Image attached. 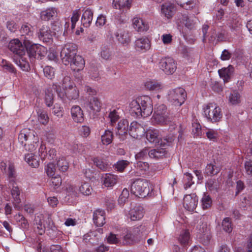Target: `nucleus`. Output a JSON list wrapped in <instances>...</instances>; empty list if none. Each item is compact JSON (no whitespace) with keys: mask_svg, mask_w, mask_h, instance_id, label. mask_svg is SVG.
I'll return each mask as SVG.
<instances>
[{"mask_svg":"<svg viewBox=\"0 0 252 252\" xmlns=\"http://www.w3.org/2000/svg\"><path fill=\"white\" fill-rule=\"evenodd\" d=\"M152 100L147 95L138 97L129 104L130 112L136 117H147L153 112Z\"/></svg>","mask_w":252,"mask_h":252,"instance_id":"nucleus-1","label":"nucleus"},{"mask_svg":"<svg viewBox=\"0 0 252 252\" xmlns=\"http://www.w3.org/2000/svg\"><path fill=\"white\" fill-rule=\"evenodd\" d=\"M36 133L28 128L22 129L18 135L19 142L24 146L26 151L32 152L37 147L39 138Z\"/></svg>","mask_w":252,"mask_h":252,"instance_id":"nucleus-2","label":"nucleus"},{"mask_svg":"<svg viewBox=\"0 0 252 252\" xmlns=\"http://www.w3.org/2000/svg\"><path fill=\"white\" fill-rule=\"evenodd\" d=\"M152 118L153 122L155 124L161 126H173V117L164 104L157 107Z\"/></svg>","mask_w":252,"mask_h":252,"instance_id":"nucleus-3","label":"nucleus"},{"mask_svg":"<svg viewBox=\"0 0 252 252\" xmlns=\"http://www.w3.org/2000/svg\"><path fill=\"white\" fill-rule=\"evenodd\" d=\"M54 225L55 223L49 215L39 214L35 217L34 228L40 235H42L46 230H48Z\"/></svg>","mask_w":252,"mask_h":252,"instance_id":"nucleus-4","label":"nucleus"},{"mask_svg":"<svg viewBox=\"0 0 252 252\" xmlns=\"http://www.w3.org/2000/svg\"><path fill=\"white\" fill-rule=\"evenodd\" d=\"M203 109L205 117L212 123L220 122L222 117L221 108L215 104L208 103Z\"/></svg>","mask_w":252,"mask_h":252,"instance_id":"nucleus-5","label":"nucleus"},{"mask_svg":"<svg viewBox=\"0 0 252 252\" xmlns=\"http://www.w3.org/2000/svg\"><path fill=\"white\" fill-rule=\"evenodd\" d=\"M131 190L136 196L144 197L150 191V183L146 180L138 179L132 184Z\"/></svg>","mask_w":252,"mask_h":252,"instance_id":"nucleus-6","label":"nucleus"},{"mask_svg":"<svg viewBox=\"0 0 252 252\" xmlns=\"http://www.w3.org/2000/svg\"><path fill=\"white\" fill-rule=\"evenodd\" d=\"M166 97L168 101L172 105L180 106L185 101L186 94L184 89L177 88L169 91Z\"/></svg>","mask_w":252,"mask_h":252,"instance_id":"nucleus-7","label":"nucleus"},{"mask_svg":"<svg viewBox=\"0 0 252 252\" xmlns=\"http://www.w3.org/2000/svg\"><path fill=\"white\" fill-rule=\"evenodd\" d=\"M77 56L76 46L72 43L65 44L61 52L62 63L65 65H69L71 61Z\"/></svg>","mask_w":252,"mask_h":252,"instance_id":"nucleus-8","label":"nucleus"},{"mask_svg":"<svg viewBox=\"0 0 252 252\" xmlns=\"http://www.w3.org/2000/svg\"><path fill=\"white\" fill-rule=\"evenodd\" d=\"M158 67L165 74H173L177 69V63L171 57H163L159 63Z\"/></svg>","mask_w":252,"mask_h":252,"instance_id":"nucleus-9","label":"nucleus"},{"mask_svg":"<svg viewBox=\"0 0 252 252\" xmlns=\"http://www.w3.org/2000/svg\"><path fill=\"white\" fill-rule=\"evenodd\" d=\"M53 89L56 91L59 96L62 98L66 96L69 99H76L79 97V91L75 86L62 91L60 87H58L57 85H54Z\"/></svg>","mask_w":252,"mask_h":252,"instance_id":"nucleus-10","label":"nucleus"},{"mask_svg":"<svg viewBox=\"0 0 252 252\" xmlns=\"http://www.w3.org/2000/svg\"><path fill=\"white\" fill-rule=\"evenodd\" d=\"M8 186V188L10 189V193L13 199V204L16 207L21 202L20 197L21 189L13 178H11L9 180Z\"/></svg>","mask_w":252,"mask_h":252,"instance_id":"nucleus-11","label":"nucleus"},{"mask_svg":"<svg viewBox=\"0 0 252 252\" xmlns=\"http://www.w3.org/2000/svg\"><path fill=\"white\" fill-rule=\"evenodd\" d=\"M38 156L42 160L48 159L51 160L56 156V151L54 149H51L47 151L45 144L42 142L38 150Z\"/></svg>","mask_w":252,"mask_h":252,"instance_id":"nucleus-12","label":"nucleus"},{"mask_svg":"<svg viewBox=\"0 0 252 252\" xmlns=\"http://www.w3.org/2000/svg\"><path fill=\"white\" fill-rule=\"evenodd\" d=\"M198 198L194 194L186 195L183 199V206L189 211H193L196 207Z\"/></svg>","mask_w":252,"mask_h":252,"instance_id":"nucleus-13","label":"nucleus"},{"mask_svg":"<svg viewBox=\"0 0 252 252\" xmlns=\"http://www.w3.org/2000/svg\"><path fill=\"white\" fill-rule=\"evenodd\" d=\"M116 134L119 138L124 140L127 135L129 131L128 122L126 120L122 119L120 120L116 128Z\"/></svg>","mask_w":252,"mask_h":252,"instance_id":"nucleus-14","label":"nucleus"},{"mask_svg":"<svg viewBox=\"0 0 252 252\" xmlns=\"http://www.w3.org/2000/svg\"><path fill=\"white\" fill-rule=\"evenodd\" d=\"M8 48L13 53L19 56H22L26 53L25 47L18 39L11 40L9 43Z\"/></svg>","mask_w":252,"mask_h":252,"instance_id":"nucleus-15","label":"nucleus"},{"mask_svg":"<svg viewBox=\"0 0 252 252\" xmlns=\"http://www.w3.org/2000/svg\"><path fill=\"white\" fill-rule=\"evenodd\" d=\"M134 48L137 52L145 53L151 48V41L146 37L138 38L134 42Z\"/></svg>","mask_w":252,"mask_h":252,"instance_id":"nucleus-16","label":"nucleus"},{"mask_svg":"<svg viewBox=\"0 0 252 252\" xmlns=\"http://www.w3.org/2000/svg\"><path fill=\"white\" fill-rule=\"evenodd\" d=\"M145 129L140 124L132 122L130 125L128 133L132 137L138 138L145 134Z\"/></svg>","mask_w":252,"mask_h":252,"instance_id":"nucleus-17","label":"nucleus"},{"mask_svg":"<svg viewBox=\"0 0 252 252\" xmlns=\"http://www.w3.org/2000/svg\"><path fill=\"white\" fill-rule=\"evenodd\" d=\"M0 169L3 173L7 174L9 178H15L16 174L15 167L11 161L6 160L0 162Z\"/></svg>","mask_w":252,"mask_h":252,"instance_id":"nucleus-18","label":"nucleus"},{"mask_svg":"<svg viewBox=\"0 0 252 252\" xmlns=\"http://www.w3.org/2000/svg\"><path fill=\"white\" fill-rule=\"evenodd\" d=\"M175 12L174 5L170 2H165L161 5V15L167 19H171Z\"/></svg>","mask_w":252,"mask_h":252,"instance_id":"nucleus-19","label":"nucleus"},{"mask_svg":"<svg viewBox=\"0 0 252 252\" xmlns=\"http://www.w3.org/2000/svg\"><path fill=\"white\" fill-rule=\"evenodd\" d=\"M118 179L119 178L117 176L106 173L102 175L101 181L104 187L112 188L117 184Z\"/></svg>","mask_w":252,"mask_h":252,"instance_id":"nucleus-20","label":"nucleus"},{"mask_svg":"<svg viewBox=\"0 0 252 252\" xmlns=\"http://www.w3.org/2000/svg\"><path fill=\"white\" fill-rule=\"evenodd\" d=\"M146 138L147 140L156 146H159L161 137L158 130L156 129H150L146 132Z\"/></svg>","mask_w":252,"mask_h":252,"instance_id":"nucleus-21","label":"nucleus"},{"mask_svg":"<svg viewBox=\"0 0 252 252\" xmlns=\"http://www.w3.org/2000/svg\"><path fill=\"white\" fill-rule=\"evenodd\" d=\"M132 22L133 28L138 32H146L149 28L148 23L140 17L133 18Z\"/></svg>","mask_w":252,"mask_h":252,"instance_id":"nucleus-22","label":"nucleus"},{"mask_svg":"<svg viewBox=\"0 0 252 252\" xmlns=\"http://www.w3.org/2000/svg\"><path fill=\"white\" fill-rule=\"evenodd\" d=\"M227 25L232 31H238L242 26L241 18L236 14H231L227 20Z\"/></svg>","mask_w":252,"mask_h":252,"instance_id":"nucleus-23","label":"nucleus"},{"mask_svg":"<svg viewBox=\"0 0 252 252\" xmlns=\"http://www.w3.org/2000/svg\"><path fill=\"white\" fill-rule=\"evenodd\" d=\"M39 38L44 42L49 43L52 41V34L49 27L43 26L38 32Z\"/></svg>","mask_w":252,"mask_h":252,"instance_id":"nucleus-24","label":"nucleus"},{"mask_svg":"<svg viewBox=\"0 0 252 252\" xmlns=\"http://www.w3.org/2000/svg\"><path fill=\"white\" fill-rule=\"evenodd\" d=\"M123 241L126 244L133 245L138 243L137 239L133 231V228H129L124 230Z\"/></svg>","mask_w":252,"mask_h":252,"instance_id":"nucleus-25","label":"nucleus"},{"mask_svg":"<svg viewBox=\"0 0 252 252\" xmlns=\"http://www.w3.org/2000/svg\"><path fill=\"white\" fill-rule=\"evenodd\" d=\"M57 14V9L55 7H50L42 10L40 12V18L42 20L48 21L56 17Z\"/></svg>","mask_w":252,"mask_h":252,"instance_id":"nucleus-26","label":"nucleus"},{"mask_svg":"<svg viewBox=\"0 0 252 252\" xmlns=\"http://www.w3.org/2000/svg\"><path fill=\"white\" fill-rule=\"evenodd\" d=\"M69 64L73 71H79L84 68L85 66V61L81 56L77 55L71 61Z\"/></svg>","mask_w":252,"mask_h":252,"instance_id":"nucleus-27","label":"nucleus"},{"mask_svg":"<svg viewBox=\"0 0 252 252\" xmlns=\"http://www.w3.org/2000/svg\"><path fill=\"white\" fill-rule=\"evenodd\" d=\"M71 115L73 120L76 123H82L84 121V113L81 107L74 105L71 108Z\"/></svg>","mask_w":252,"mask_h":252,"instance_id":"nucleus-28","label":"nucleus"},{"mask_svg":"<svg viewBox=\"0 0 252 252\" xmlns=\"http://www.w3.org/2000/svg\"><path fill=\"white\" fill-rule=\"evenodd\" d=\"M105 211L103 210L97 209L94 212L93 220L96 226H101L105 223Z\"/></svg>","mask_w":252,"mask_h":252,"instance_id":"nucleus-29","label":"nucleus"},{"mask_svg":"<svg viewBox=\"0 0 252 252\" xmlns=\"http://www.w3.org/2000/svg\"><path fill=\"white\" fill-rule=\"evenodd\" d=\"M144 214V210L142 207H136L129 211L128 218L132 221L138 220L143 217Z\"/></svg>","mask_w":252,"mask_h":252,"instance_id":"nucleus-30","label":"nucleus"},{"mask_svg":"<svg viewBox=\"0 0 252 252\" xmlns=\"http://www.w3.org/2000/svg\"><path fill=\"white\" fill-rule=\"evenodd\" d=\"M175 1L178 5L187 10L197 8L195 12L196 14L199 13L196 0H175Z\"/></svg>","mask_w":252,"mask_h":252,"instance_id":"nucleus-31","label":"nucleus"},{"mask_svg":"<svg viewBox=\"0 0 252 252\" xmlns=\"http://www.w3.org/2000/svg\"><path fill=\"white\" fill-rule=\"evenodd\" d=\"M116 36L119 42L123 45H127L130 42V33L127 31H119Z\"/></svg>","mask_w":252,"mask_h":252,"instance_id":"nucleus-32","label":"nucleus"},{"mask_svg":"<svg viewBox=\"0 0 252 252\" xmlns=\"http://www.w3.org/2000/svg\"><path fill=\"white\" fill-rule=\"evenodd\" d=\"M132 228L133 231L135 233L138 242L142 239H144L148 233V230L145 225H141Z\"/></svg>","mask_w":252,"mask_h":252,"instance_id":"nucleus-33","label":"nucleus"},{"mask_svg":"<svg viewBox=\"0 0 252 252\" xmlns=\"http://www.w3.org/2000/svg\"><path fill=\"white\" fill-rule=\"evenodd\" d=\"M93 17V12L89 8L84 9L81 17V23L84 27H89L92 21Z\"/></svg>","mask_w":252,"mask_h":252,"instance_id":"nucleus-34","label":"nucleus"},{"mask_svg":"<svg viewBox=\"0 0 252 252\" xmlns=\"http://www.w3.org/2000/svg\"><path fill=\"white\" fill-rule=\"evenodd\" d=\"M113 7L122 11L129 9L131 6V0H113Z\"/></svg>","mask_w":252,"mask_h":252,"instance_id":"nucleus-35","label":"nucleus"},{"mask_svg":"<svg viewBox=\"0 0 252 252\" xmlns=\"http://www.w3.org/2000/svg\"><path fill=\"white\" fill-rule=\"evenodd\" d=\"M145 89L149 91H159L163 89V85L155 80L149 79L144 83Z\"/></svg>","mask_w":252,"mask_h":252,"instance_id":"nucleus-36","label":"nucleus"},{"mask_svg":"<svg viewBox=\"0 0 252 252\" xmlns=\"http://www.w3.org/2000/svg\"><path fill=\"white\" fill-rule=\"evenodd\" d=\"M87 107L91 112L96 113L100 111L101 104L98 98L93 97L90 99Z\"/></svg>","mask_w":252,"mask_h":252,"instance_id":"nucleus-37","label":"nucleus"},{"mask_svg":"<svg viewBox=\"0 0 252 252\" xmlns=\"http://www.w3.org/2000/svg\"><path fill=\"white\" fill-rule=\"evenodd\" d=\"M219 74L224 82L228 81L233 72V67L230 65L227 67H223L219 70Z\"/></svg>","mask_w":252,"mask_h":252,"instance_id":"nucleus-38","label":"nucleus"},{"mask_svg":"<svg viewBox=\"0 0 252 252\" xmlns=\"http://www.w3.org/2000/svg\"><path fill=\"white\" fill-rule=\"evenodd\" d=\"M26 162L33 168H37L39 165V158L33 153H28L25 155Z\"/></svg>","mask_w":252,"mask_h":252,"instance_id":"nucleus-39","label":"nucleus"},{"mask_svg":"<svg viewBox=\"0 0 252 252\" xmlns=\"http://www.w3.org/2000/svg\"><path fill=\"white\" fill-rule=\"evenodd\" d=\"M228 100V104L230 105H239L242 101V97L238 92L235 91L230 93Z\"/></svg>","mask_w":252,"mask_h":252,"instance_id":"nucleus-40","label":"nucleus"},{"mask_svg":"<svg viewBox=\"0 0 252 252\" xmlns=\"http://www.w3.org/2000/svg\"><path fill=\"white\" fill-rule=\"evenodd\" d=\"M197 20L196 17H189L188 16L183 15L181 20V23L184 25L186 28L189 30L194 29Z\"/></svg>","mask_w":252,"mask_h":252,"instance_id":"nucleus-41","label":"nucleus"},{"mask_svg":"<svg viewBox=\"0 0 252 252\" xmlns=\"http://www.w3.org/2000/svg\"><path fill=\"white\" fill-rule=\"evenodd\" d=\"M113 138V131L106 129L101 136V142L104 145H108L112 142Z\"/></svg>","mask_w":252,"mask_h":252,"instance_id":"nucleus-42","label":"nucleus"},{"mask_svg":"<svg viewBox=\"0 0 252 252\" xmlns=\"http://www.w3.org/2000/svg\"><path fill=\"white\" fill-rule=\"evenodd\" d=\"M190 239V234L188 230H182L178 237V241L183 246L189 245Z\"/></svg>","mask_w":252,"mask_h":252,"instance_id":"nucleus-43","label":"nucleus"},{"mask_svg":"<svg viewBox=\"0 0 252 252\" xmlns=\"http://www.w3.org/2000/svg\"><path fill=\"white\" fill-rule=\"evenodd\" d=\"M78 190L82 195L89 196L91 194L93 188L89 183L82 182L79 187Z\"/></svg>","mask_w":252,"mask_h":252,"instance_id":"nucleus-44","label":"nucleus"},{"mask_svg":"<svg viewBox=\"0 0 252 252\" xmlns=\"http://www.w3.org/2000/svg\"><path fill=\"white\" fill-rule=\"evenodd\" d=\"M221 169L220 166H217L214 164H208L206 167L205 172L206 174L209 175H214L217 174Z\"/></svg>","mask_w":252,"mask_h":252,"instance_id":"nucleus-45","label":"nucleus"},{"mask_svg":"<svg viewBox=\"0 0 252 252\" xmlns=\"http://www.w3.org/2000/svg\"><path fill=\"white\" fill-rule=\"evenodd\" d=\"M38 121L42 125H46L48 122L49 118L47 112L43 110H39L37 111Z\"/></svg>","mask_w":252,"mask_h":252,"instance_id":"nucleus-46","label":"nucleus"},{"mask_svg":"<svg viewBox=\"0 0 252 252\" xmlns=\"http://www.w3.org/2000/svg\"><path fill=\"white\" fill-rule=\"evenodd\" d=\"M165 151L163 149L148 150V156L153 158H159L165 155Z\"/></svg>","mask_w":252,"mask_h":252,"instance_id":"nucleus-47","label":"nucleus"},{"mask_svg":"<svg viewBox=\"0 0 252 252\" xmlns=\"http://www.w3.org/2000/svg\"><path fill=\"white\" fill-rule=\"evenodd\" d=\"M56 171V166L53 162H49L44 166V172L49 177L55 175Z\"/></svg>","mask_w":252,"mask_h":252,"instance_id":"nucleus-48","label":"nucleus"},{"mask_svg":"<svg viewBox=\"0 0 252 252\" xmlns=\"http://www.w3.org/2000/svg\"><path fill=\"white\" fill-rule=\"evenodd\" d=\"M57 166L61 172L66 171L69 167V163L64 157H61L59 158L57 161Z\"/></svg>","mask_w":252,"mask_h":252,"instance_id":"nucleus-49","label":"nucleus"},{"mask_svg":"<svg viewBox=\"0 0 252 252\" xmlns=\"http://www.w3.org/2000/svg\"><path fill=\"white\" fill-rule=\"evenodd\" d=\"M176 136L173 134H169L163 139H160V146L164 147L166 145H169L175 139Z\"/></svg>","mask_w":252,"mask_h":252,"instance_id":"nucleus-50","label":"nucleus"},{"mask_svg":"<svg viewBox=\"0 0 252 252\" xmlns=\"http://www.w3.org/2000/svg\"><path fill=\"white\" fill-rule=\"evenodd\" d=\"M221 225L224 231L227 233H230L232 230V225L231 219L228 218H224L222 221Z\"/></svg>","mask_w":252,"mask_h":252,"instance_id":"nucleus-51","label":"nucleus"},{"mask_svg":"<svg viewBox=\"0 0 252 252\" xmlns=\"http://www.w3.org/2000/svg\"><path fill=\"white\" fill-rule=\"evenodd\" d=\"M184 176V188L185 189H187L194 184V182L192 181L193 177L191 174L188 172L185 173Z\"/></svg>","mask_w":252,"mask_h":252,"instance_id":"nucleus-52","label":"nucleus"},{"mask_svg":"<svg viewBox=\"0 0 252 252\" xmlns=\"http://www.w3.org/2000/svg\"><path fill=\"white\" fill-rule=\"evenodd\" d=\"M129 164V162L127 160H119L114 165V168L119 172H123Z\"/></svg>","mask_w":252,"mask_h":252,"instance_id":"nucleus-53","label":"nucleus"},{"mask_svg":"<svg viewBox=\"0 0 252 252\" xmlns=\"http://www.w3.org/2000/svg\"><path fill=\"white\" fill-rule=\"evenodd\" d=\"M212 203L210 196L207 194H204L201 199V205L203 209L210 208Z\"/></svg>","mask_w":252,"mask_h":252,"instance_id":"nucleus-54","label":"nucleus"},{"mask_svg":"<svg viewBox=\"0 0 252 252\" xmlns=\"http://www.w3.org/2000/svg\"><path fill=\"white\" fill-rule=\"evenodd\" d=\"M18 61H16V64L24 71H28L30 68L29 63L22 56H20Z\"/></svg>","mask_w":252,"mask_h":252,"instance_id":"nucleus-55","label":"nucleus"},{"mask_svg":"<svg viewBox=\"0 0 252 252\" xmlns=\"http://www.w3.org/2000/svg\"><path fill=\"white\" fill-rule=\"evenodd\" d=\"M129 196V191L126 189H124L122 191L118 199V203L121 205H123L127 201Z\"/></svg>","mask_w":252,"mask_h":252,"instance_id":"nucleus-56","label":"nucleus"},{"mask_svg":"<svg viewBox=\"0 0 252 252\" xmlns=\"http://www.w3.org/2000/svg\"><path fill=\"white\" fill-rule=\"evenodd\" d=\"M94 161L96 166L102 170H107L109 167V164L108 163L98 158H94Z\"/></svg>","mask_w":252,"mask_h":252,"instance_id":"nucleus-57","label":"nucleus"},{"mask_svg":"<svg viewBox=\"0 0 252 252\" xmlns=\"http://www.w3.org/2000/svg\"><path fill=\"white\" fill-rule=\"evenodd\" d=\"M79 134L83 137H87L91 133V129L89 126H82L78 128Z\"/></svg>","mask_w":252,"mask_h":252,"instance_id":"nucleus-58","label":"nucleus"},{"mask_svg":"<svg viewBox=\"0 0 252 252\" xmlns=\"http://www.w3.org/2000/svg\"><path fill=\"white\" fill-rule=\"evenodd\" d=\"M54 95L49 89L45 92V102L48 107H50L53 103Z\"/></svg>","mask_w":252,"mask_h":252,"instance_id":"nucleus-59","label":"nucleus"},{"mask_svg":"<svg viewBox=\"0 0 252 252\" xmlns=\"http://www.w3.org/2000/svg\"><path fill=\"white\" fill-rule=\"evenodd\" d=\"M108 118L111 125L113 126L114 124L120 119V116L118 112L116 110H114L109 113Z\"/></svg>","mask_w":252,"mask_h":252,"instance_id":"nucleus-60","label":"nucleus"},{"mask_svg":"<svg viewBox=\"0 0 252 252\" xmlns=\"http://www.w3.org/2000/svg\"><path fill=\"white\" fill-rule=\"evenodd\" d=\"M32 26L28 23L23 24L20 29V32L23 35H27L31 36L32 34V32L31 31Z\"/></svg>","mask_w":252,"mask_h":252,"instance_id":"nucleus-61","label":"nucleus"},{"mask_svg":"<svg viewBox=\"0 0 252 252\" xmlns=\"http://www.w3.org/2000/svg\"><path fill=\"white\" fill-rule=\"evenodd\" d=\"M74 83L71 81L69 76H65L63 80L62 86L64 90L75 86Z\"/></svg>","mask_w":252,"mask_h":252,"instance_id":"nucleus-62","label":"nucleus"},{"mask_svg":"<svg viewBox=\"0 0 252 252\" xmlns=\"http://www.w3.org/2000/svg\"><path fill=\"white\" fill-rule=\"evenodd\" d=\"M192 132L194 137H198L201 135V126L198 122H194L192 123Z\"/></svg>","mask_w":252,"mask_h":252,"instance_id":"nucleus-63","label":"nucleus"},{"mask_svg":"<svg viewBox=\"0 0 252 252\" xmlns=\"http://www.w3.org/2000/svg\"><path fill=\"white\" fill-rule=\"evenodd\" d=\"M53 113L58 118H62L63 115V108L60 105L56 104L53 108Z\"/></svg>","mask_w":252,"mask_h":252,"instance_id":"nucleus-64","label":"nucleus"}]
</instances>
